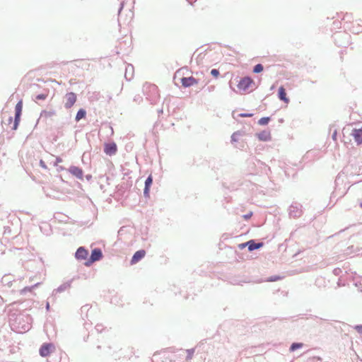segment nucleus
<instances>
[{
	"instance_id": "1",
	"label": "nucleus",
	"mask_w": 362,
	"mask_h": 362,
	"mask_svg": "<svg viewBox=\"0 0 362 362\" xmlns=\"http://www.w3.org/2000/svg\"><path fill=\"white\" fill-rule=\"evenodd\" d=\"M28 319V317L26 316H24L23 315H19L16 317V318L14 320V322L11 324V326L13 327V329L18 332H25L28 331L30 328V325L29 323H25L22 325V326H20L21 321H25L24 318Z\"/></svg>"
},
{
	"instance_id": "2",
	"label": "nucleus",
	"mask_w": 362,
	"mask_h": 362,
	"mask_svg": "<svg viewBox=\"0 0 362 362\" xmlns=\"http://www.w3.org/2000/svg\"><path fill=\"white\" fill-rule=\"evenodd\" d=\"M253 86L256 88L254 81L249 76L242 78L238 83V89L244 92L247 91L250 87Z\"/></svg>"
},
{
	"instance_id": "3",
	"label": "nucleus",
	"mask_w": 362,
	"mask_h": 362,
	"mask_svg": "<svg viewBox=\"0 0 362 362\" xmlns=\"http://www.w3.org/2000/svg\"><path fill=\"white\" fill-rule=\"evenodd\" d=\"M302 206L298 203H293L288 209V214L291 217L298 218L302 215Z\"/></svg>"
},
{
	"instance_id": "4",
	"label": "nucleus",
	"mask_w": 362,
	"mask_h": 362,
	"mask_svg": "<svg viewBox=\"0 0 362 362\" xmlns=\"http://www.w3.org/2000/svg\"><path fill=\"white\" fill-rule=\"evenodd\" d=\"M349 37V35L346 33H337L334 35L335 42L339 47L345 46L348 42Z\"/></svg>"
},
{
	"instance_id": "5",
	"label": "nucleus",
	"mask_w": 362,
	"mask_h": 362,
	"mask_svg": "<svg viewBox=\"0 0 362 362\" xmlns=\"http://www.w3.org/2000/svg\"><path fill=\"white\" fill-rule=\"evenodd\" d=\"M22 108H23V104H22V101H19L16 107H15V118H14V123H13V129L16 130L17 128H18V124H19V122H20V119H21V112H22Z\"/></svg>"
},
{
	"instance_id": "6",
	"label": "nucleus",
	"mask_w": 362,
	"mask_h": 362,
	"mask_svg": "<svg viewBox=\"0 0 362 362\" xmlns=\"http://www.w3.org/2000/svg\"><path fill=\"white\" fill-rule=\"evenodd\" d=\"M65 100L64 107L66 109L71 108L76 101V95L73 92L68 93L65 95Z\"/></svg>"
},
{
	"instance_id": "7",
	"label": "nucleus",
	"mask_w": 362,
	"mask_h": 362,
	"mask_svg": "<svg viewBox=\"0 0 362 362\" xmlns=\"http://www.w3.org/2000/svg\"><path fill=\"white\" fill-rule=\"evenodd\" d=\"M103 257V252L100 249L95 248L92 250L90 259L88 260L89 263H93L96 261L100 260Z\"/></svg>"
},
{
	"instance_id": "8",
	"label": "nucleus",
	"mask_w": 362,
	"mask_h": 362,
	"mask_svg": "<svg viewBox=\"0 0 362 362\" xmlns=\"http://www.w3.org/2000/svg\"><path fill=\"white\" fill-rule=\"evenodd\" d=\"M117 148L115 143H108L105 144L104 152L108 156H113L117 153Z\"/></svg>"
},
{
	"instance_id": "9",
	"label": "nucleus",
	"mask_w": 362,
	"mask_h": 362,
	"mask_svg": "<svg viewBox=\"0 0 362 362\" xmlns=\"http://www.w3.org/2000/svg\"><path fill=\"white\" fill-rule=\"evenodd\" d=\"M88 255V252L83 247H78L75 253V257L78 260L86 259Z\"/></svg>"
},
{
	"instance_id": "10",
	"label": "nucleus",
	"mask_w": 362,
	"mask_h": 362,
	"mask_svg": "<svg viewBox=\"0 0 362 362\" xmlns=\"http://www.w3.org/2000/svg\"><path fill=\"white\" fill-rule=\"evenodd\" d=\"M69 172L78 179L83 180V173L81 168L72 165L69 168Z\"/></svg>"
},
{
	"instance_id": "11",
	"label": "nucleus",
	"mask_w": 362,
	"mask_h": 362,
	"mask_svg": "<svg viewBox=\"0 0 362 362\" xmlns=\"http://www.w3.org/2000/svg\"><path fill=\"white\" fill-rule=\"evenodd\" d=\"M52 347L53 345L52 344H43L39 351L40 356L42 357L49 356Z\"/></svg>"
},
{
	"instance_id": "12",
	"label": "nucleus",
	"mask_w": 362,
	"mask_h": 362,
	"mask_svg": "<svg viewBox=\"0 0 362 362\" xmlns=\"http://www.w3.org/2000/svg\"><path fill=\"white\" fill-rule=\"evenodd\" d=\"M181 83L182 86L187 88L197 83V81L192 76L183 77L181 78Z\"/></svg>"
},
{
	"instance_id": "13",
	"label": "nucleus",
	"mask_w": 362,
	"mask_h": 362,
	"mask_svg": "<svg viewBox=\"0 0 362 362\" xmlns=\"http://www.w3.org/2000/svg\"><path fill=\"white\" fill-rule=\"evenodd\" d=\"M153 183V177L151 175H149L146 181H145V186L144 189V196L145 197H149V192H150V187Z\"/></svg>"
},
{
	"instance_id": "14",
	"label": "nucleus",
	"mask_w": 362,
	"mask_h": 362,
	"mask_svg": "<svg viewBox=\"0 0 362 362\" xmlns=\"http://www.w3.org/2000/svg\"><path fill=\"white\" fill-rule=\"evenodd\" d=\"M246 245L248 248V250L250 252H251V251H253V250H255L257 249L262 247L263 246L264 243L262 242L256 243V241L255 240H250L246 242Z\"/></svg>"
},
{
	"instance_id": "15",
	"label": "nucleus",
	"mask_w": 362,
	"mask_h": 362,
	"mask_svg": "<svg viewBox=\"0 0 362 362\" xmlns=\"http://www.w3.org/2000/svg\"><path fill=\"white\" fill-rule=\"evenodd\" d=\"M72 279L70 281H68L66 282H64L62 285H60L57 288L54 289L52 292L53 295H55L57 293H62L65 291L66 290L69 289L71 286Z\"/></svg>"
},
{
	"instance_id": "16",
	"label": "nucleus",
	"mask_w": 362,
	"mask_h": 362,
	"mask_svg": "<svg viewBox=\"0 0 362 362\" xmlns=\"http://www.w3.org/2000/svg\"><path fill=\"white\" fill-rule=\"evenodd\" d=\"M145 255H146V252L144 250H140L136 251L134 254V255L131 259V263L135 264V263L138 262L139 260H141L145 256Z\"/></svg>"
},
{
	"instance_id": "17",
	"label": "nucleus",
	"mask_w": 362,
	"mask_h": 362,
	"mask_svg": "<svg viewBox=\"0 0 362 362\" xmlns=\"http://www.w3.org/2000/svg\"><path fill=\"white\" fill-rule=\"evenodd\" d=\"M351 135L354 136L356 142L358 144H362V129H354L352 130Z\"/></svg>"
},
{
	"instance_id": "18",
	"label": "nucleus",
	"mask_w": 362,
	"mask_h": 362,
	"mask_svg": "<svg viewBox=\"0 0 362 362\" xmlns=\"http://www.w3.org/2000/svg\"><path fill=\"white\" fill-rule=\"evenodd\" d=\"M257 138L262 141H268L271 140V133L269 131L264 130L257 134Z\"/></svg>"
},
{
	"instance_id": "19",
	"label": "nucleus",
	"mask_w": 362,
	"mask_h": 362,
	"mask_svg": "<svg viewBox=\"0 0 362 362\" xmlns=\"http://www.w3.org/2000/svg\"><path fill=\"white\" fill-rule=\"evenodd\" d=\"M134 75V66L132 64H127L125 69L124 76L127 81H130Z\"/></svg>"
},
{
	"instance_id": "20",
	"label": "nucleus",
	"mask_w": 362,
	"mask_h": 362,
	"mask_svg": "<svg viewBox=\"0 0 362 362\" xmlns=\"http://www.w3.org/2000/svg\"><path fill=\"white\" fill-rule=\"evenodd\" d=\"M278 96L281 100H283L284 102H285L286 103H288L289 102V99L286 97V90L283 86H281L279 88Z\"/></svg>"
},
{
	"instance_id": "21",
	"label": "nucleus",
	"mask_w": 362,
	"mask_h": 362,
	"mask_svg": "<svg viewBox=\"0 0 362 362\" xmlns=\"http://www.w3.org/2000/svg\"><path fill=\"white\" fill-rule=\"evenodd\" d=\"M40 284V282L38 283H36L35 284H34L33 286H26L25 288H23V289L21 290L20 293L21 295H24L27 292H31L32 290L34 288H36Z\"/></svg>"
},
{
	"instance_id": "22",
	"label": "nucleus",
	"mask_w": 362,
	"mask_h": 362,
	"mask_svg": "<svg viewBox=\"0 0 362 362\" xmlns=\"http://www.w3.org/2000/svg\"><path fill=\"white\" fill-rule=\"evenodd\" d=\"M86 111L84 109L81 108V109L78 110V111L77 112L76 117H75V120L76 122H78L82 118H84L86 117Z\"/></svg>"
},
{
	"instance_id": "23",
	"label": "nucleus",
	"mask_w": 362,
	"mask_h": 362,
	"mask_svg": "<svg viewBox=\"0 0 362 362\" xmlns=\"http://www.w3.org/2000/svg\"><path fill=\"white\" fill-rule=\"evenodd\" d=\"M303 346V343H300V342H294L293 343L290 348H289V351L291 352H293L298 349H300Z\"/></svg>"
},
{
	"instance_id": "24",
	"label": "nucleus",
	"mask_w": 362,
	"mask_h": 362,
	"mask_svg": "<svg viewBox=\"0 0 362 362\" xmlns=\"http://www.w3.org/2000/svg\"><path fill=\"white\" fill-rule=\"evenodd\" d=\"M47 95H47V93H40V94L36 95L33 98V100L35 102H37V100H45L47 98Z\"/></svg>"
},
{
	"instance_id": "25",
	"label": "nucleus",
	"mask_w": 362,
	"mask_h": 362,
	"mask_svg": "<svg viewBox=\"0 0 362 362\" xmlns=\"http://www.w3.org/2000/svg\"><path fill=\"white\" fill-rule=\"evenodd\" d=\"M270 121V117H262L259 121H258V124L259 125H266L269 123V122Z\"/></svg>"
},
{
	"instance_id": "26",
	"label": "nucleus",
	"mask_w": 362,
	"mask_h": 362,
	"mask_svg": "<svg viewBox=\"0 0 362 362\" xmlns=\"http://www.w3.org/2000/svg\"><path fill=\"white\" fill-rule=\"evenodd\" d=\"M263 66L261 64H256L253 68V72L255 74H259L263 71Z\"/></svg>"
},
{
	"instance_id": "27",
	"label": "nucleus",
	"mask_w": 362,
	"mask_h": 362,
	"mask_svg": "<svg viewBox=\"0 0 362 362\" xmlns=\"http://www.w3.org/2000/svg\"><path fill=\"white\" fill-rule=\"evenodd\" d=\"M240 135V133L239 132H234L231 136V142L235 143L238 141V137Z\"/></svg>"
},
{
	"instance_id": "28",
	"label": "nucleus",
	"mask_w": 362,
	"mask_h": 362,
	"mask_svg": "<svg viewBox=\"0 0 362 362\" xmlns=\"http://www.w3.org/2000/svg\"><path fill=\"white\" fill-rule=\"evenodd\" d=\"M187 353V356L186 357V359L187 360H189L192 358V356L194 353V349H187L186 350Z\"/></svg>"
},
{
	"instance_id": "29",
	"label": "nucleus",
	"mask_w": 362,
	"mask_h": 362,
	"mask_svg": "<svg viewBox=\"0 0 362 362\" xmlns=\"http://www.w3.org/2000/svg\"><path fill=\"white\" fill-rule=\"evenodd\" d=\"M211 74L214 77H217L219 75V71L216 69H213L211 70Z\"/></svg>"
},
{
	"instance_id": "30",
	"label": "nucleus",
	"mask_w": 362,
	"mask_h": 362,
	"mask_svg": "<svg viewBox=\"0 0 362 362\" xmlns=\"http://www.w3.org/2000/svg\"><path fill=\"white\" fill-rule=\"evenodd\" d=\"M354 329L357 331V332L362 334V325H358L354 326Z\"/></svg>"
},
{
	"instance_id": "31",
	"label": "nucleus",
	"mask_w": 362,
	"mask_h": 362,
	"mask_svg": "<svg viewBox=\"0 0 362 362\" xmlns=\"http://www.w3.org/2000/svg\"><path fill=\"white\" fill-rule=\"evenodd\" d=\"M279 279H280V278H279V276H271V277L268 279V281H271V282H272V281H276L279 280Z\"/></svg>"
},
{
	"instance_id": "32",
	"label": "nucleus",
	"mask_w": 362,
	"mask_h": 362,
	"mask_svg": "<svg viewBox=\"0 0 362 362\" xmlns=\"http://www.w3.org/2000/svg\"><path fill=\"white\" fill-rule=\"evenodd\" d=\"M253 114L252 113H241L240 114V116L242 117H252Z\"/></svg>"
},
{
	"instance_id": "33",
	"label": "nucleus",
	"mask_w": 362,
	"mask_h": 362,
	"mask_svg": "<svg viewBox=\"0 0 362 362\" xmlns=\"http://www.w3.org/2000/svg\"><path fill=\"white\" fill-rule=\"evenodd\" d=\"M40 165L42 168H44V169H47V165H46L45 163L42 160H40Z\"/></svg>"
},
{
	"instance_id": "34",
	"label": "nucleus",
	"mask_w": 362,
	"mask_h": 362,
	"mask_svg": "<svg viewBox=\"0 0 362 362\" xmlns=\"http://www.w3.org/2000/svg\"><path fill=\"white\" fill-rule=\"evenodd\" d=\"M134 100L139 103L141 100H142V98L140 95H136L134 98Z\"/></svg>"
},
{
	"instance_id": "35",
	"label": "nucleus",
	"mask_w": 362,
	"mask_h": 362,
	"mask_svg": "<svg viewBox=\"0 0 362 362\" xmlns=\"http://www.w3.org/2000/svg\"><path fill=\"white\" fill-rule=\"evenodd\" d=\"M62 162V159L59 157L56 158V161L54 163V165L57 166L59 163Z\"/></svg>"
},
{
	"instance_id": "36",
	"label": "nucleus",
	"mask_w": 362,
	"mask_h": 362,
	"mask_svg": "<svg viewBox=\"0 0 362 362\" xmlns=\"http://www.w3.org/2000/svg\"><path fill=\"white\" fill-rule=\"evenodd\" d=\"M252 213L250 212L249 214H247L244 215V218L245 219H249L252 216Z\"/></svg>"
},
{
	"instance_id": "37",
	"label": "nucleus",
	"mask_w": 362,
	"mask_h": 362,
	"mask_svg": "<svg viewBox=\"0 0 362 362\" xmlns=\"http://www.w3.org/2000/svg\"><path fill=\"white\" fill-rule=\"evenodd\" d=\"M95 329H97V331L101 332V330H102V325H96Z\"/></svg>"
},
{
	"instance_id": "38",
	"label": "nucleus",
	"mask_w": 362,
	"mask_h": 362,
	"mask_svg": "<svg viewBox=\"0 0 362 362\" xmlns=\"http://www.w3.org/2000/svg\"><path fill=\"white\" fill-rule=\"evenodd\" d=\"M247 247L246 243H241V244H240V245H239V247H240V249H243V248H244V247Z\"/></svg>"
},
{
	"instance_id": "39",
	"label": "nucleus",
	"mask_w": 362,
	"mask_h": 362,
	"mask_svg": "<svg viewBox=\"0 0 362 362\" xmlns=\"http://www.w3.org/2000/svg\"><path fill=\"white\" fill-rule=\"evenodd\" d=\"M332 139H333L334 140H336V139H337V131H336V130H335V131L334 132V133L332 134Z\"/></svg>"
},
{
	"instance_id": "40",
	"label": "nucleus",
	"mask_w": 362,
	"mask_h": 362,
	"mask_svg": "<svg viewBox=\"0 0 362 362\" xmlns=\"http://www.w3.org/2000/svg\"><path fill=\"white\" fill-rule=\"evenodd\" d=\"M123 6H124V4H123V3H121L120 7H119V11H118L119 15L120 14V13H121V11H122V8H123Z\"/></svg>"
},
{
	"instance_id": "41",
	"label": "nucleus",
	"mask_w": 362,
	"mask_h": 362,
	"mask_svg": "<svg viewBox=\"0 0 362 362\" xmlns=\"http://www.w3.org/2000/svg\"><path fill=\"white\" fill-rule=\"evenodd\" d=\"M46 309H47V310H49V303H47V304H46Z\"/></svg>"
},
{
	"instance_id": "42",
	"label": "nucleus",
	"mask_w": 362,
	"mask_h": 362,
	"mask_svg": "<svg viewBox=\"0 0 362 362\" xmlns=\"http://www.w3.org/2000/svg\"><path fill=\"white\" fill-rule=\"evenodd\" d=\"M91 177H92V176L90 175H86V179L87 180H90Z\"/></svg>"
},
{
	"instance_id": "43",
	"label": "nucleus",
	"mask_w": 362,
	"mask_h": 362,
	"mask_svg": "<svg viewBox=\"0 0 362 362\" xmlns=\"http://www.w3.org/2000/svg\"><path fill=\"white\" fill-rule=\"evenodd\" d=\"M12 120H13L12 117H10L8 118V122H12Z\"/></svg>"
},
{
	"instance_id": "44",
	"label": "nucleus",
	"mask_w": 362,
	"mask_h": 362,
	"mask_svg": "<svg viewBox=\"0 0 362 362\" xmlns=\"http://www.w3.org/2000/svg\"><path fill=\"white\" fill-rule=\"evenodd\" d=\"M334 272H335V274L338 273V271H337V269H334Z\"/></svg>"
},
{
	"instance_id": "45",
	"label": "nucleus",
	"mask_w": 362,
	"mask_h": 362,
	"mask_svg": "<svg viewBox=\"0 0 362 362\" xmlns=\"http://www.w3.org/2000/svg\"><path fill=\"white\" fill-rule=\"evenodd\" d=\"M334 272H335V274L338 273V271H337V269H334Z\"/></svg>"
},
{
	"instance_id": "46",
	"label": "nucleus",
	"mask_w": 362,
	"mask_h": 362,
	"mask_svg": "<svg viewBox=\"0 0 362 362\" xmlns=\"http://www.w3.org/2000/svg\"><path fill=\"white\" fill-rule=\"evenodd\" d=\"M360 206L362 208V202L360 204Z\"/></svg>"
}]
</instances>
